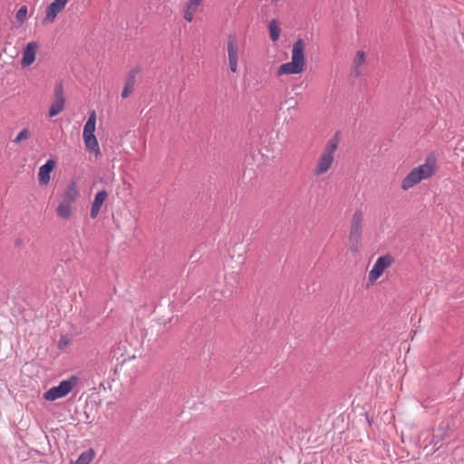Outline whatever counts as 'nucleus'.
<instances>
[{
  "label": "nucleus",
  "mask_w": 464,
  "mask_h": 464,
  "mask_svg": "<svg viewBox=\"0 0 464 464\" xmlns=\"http://www.w3.org/2000/svg\"><path fill=\"white\" fill-rule=\"evenodd\" d=\"M305 44L303 39H297L292 49V61L283 63L277 69L276 74L278 76L284 74H298L301 73L305 68V56H304Z\"/></svg>",
  "instance_id": "obj_1"
},
{
  "label": "nucleus",
  "mask_w": 464,
  "mask_h": 464,
  "mask_svg": "<svg viewBox=\"0 0 464 464\" xmlns=\"http://www.w3.org/2000/svg\"><path fill=\"white\" fill-rule=\"evenodd\" d=\"M435 174V160L428 158L424 164L414 168L410 173L402 179L401 188L408 190L420 183L421 180L430 178Z\"/></svg>",
  "instance_id": "obj_2"
},
{
  "label": "nucleus",
  "mask_w": 464,
  "mask_h": 464,
  "mask_svg": "<svg viewBox=\"0 0 464 464\" xmlns=\"http://www.w3.org/2000/svg\"><path fill=\"white\" fill-rule=\"evenodd\" d=\"M340 138L338 132H336L325 144L323 153L318 159L316 167L314 169L315 176H321L327 172L334 160V153L338 148Z\"/></svg>",
  "instance_id": "obj_3"
},
{
  "label": "nucleus",
  "mask_w": 464,
  "mask_h": 464,
  "mask_svg": "<svg viewBox=\"0 0 464 464\" xmlns=\"http://www.w3.org/2000/svg\"><path fill=\"white\" fill-rule=\"evenodd\" d=\"M362 210L357 209L352 217L348 236L350 250L353 253H356L360 248V242L362 235Z\"/></svg>",
  "instance_id": "obj_4"
},
{
  "label": "nucleus",
  "mask_w": 464,
  "mask_h": 464,
  "mask_svg": "<svg viewBox=\"0 0 464 464\" xmlns=\"http://www.w3.org/2000/svg\"><path fill=\"white\" fill-rule=\"evenodd\" d=\"M96 124V112L92 111L83 127L82 138L87 150L100 153L98 140L94 135Z\"/></svg>",
  "instance_id": "obj_5"
},
{
  "label": "nucleus",
  "mask_w": 464,
  "mask_h": 464,
  "mask_svg": "<svg viewBox=\"0 0 464 464\" xmlns=\"http://www.w3.org/2000/svg\"><path fill=\"white\" fill-rule=\"evenodd\" d=\"M78 382V377L71 376L68 380L62 381L59 385L52 387L44 393L46 401H54L66 396Z\"/></svg>",
  "instance_id": "obj_6"
},
{
  "label": "nucleus",
  "mask_w": 464,
  "mask_h": 464,
  "mask_svg": "<svg viewBox=\"0 0 464 464\" xmlns=\"http://www.w3.org/2000/svg\"><path fill=\"white\" fill-rule=\"evenodd\" d=\"M65 98L62 82L56 83L54 87V100L49 108V117H54L63 111Z\"/></svg>",
  "instance_id": "obj_7"
},
{
  "label": "nucleus",
  "mask_w": 464,
  "mask_h": 464,
  "mask_svg": "<svg viewBox=\"0 0 464 464\" xmlns=\"http://www.w3.org/2000/svg\"><path fill=\"white\" fill-rule=\"evenodd\" d=\"M393 257L391 255H385L378 257L373 267L369 273V280L376 281L383 273V271L392 266Z\"/></svg>",
  "instance_id": "obj_8"
},
{
  "label": "nucleus",
  "mask_w": 464,
  "mask_h": 464,
  "mask_svg": "<svg viewBox=\"0 0 464 464\" xmlns=\"http://www.w3.org/2000/svg\"><path fill=\"white\" fill-rule=\"evenodd\" d=\"M459 424V420L457 417H448L445 420H443L439 427H438V436H440V439H448L452 434L453 431L458 428Z\"/></svg>",
  "instance_id": "obj_9"
},
{
  "label": "nucleus",
  "mask_w": 464,
  "mask_h": 464,
  "mask_svg": "<svg viewBox=\"0 0 464 464\" xmlns=\"http://www.w3.org/2000/svg\"><path fill=\"white\" fill-rule=\"evenodd\" d=\"M227 54L229 61V67L231 72H236L237 70V61H238V46L237 40L236 35L229 34L227 36Z\"/></svg>",
  "instance_id": "obj_10"
},
{
  "label": "nucleus",
  "mask_w": 464,
  "mask_h": 464,
  "mask_svg": "<svg viewBox=\"0 0 464 464\" xmlns=\"http://www.w3.org/2000/svg\"><path fill=\"white\" fill-rule=\"evenodd\" d=\"M56 166L55 160L50 159L39 169L38 180L41 186H46L50 182V174Z\"/></svg>",
  "instance_id": "obj_11"
},
{
  "label": "nucleus",
  "mask_w": 464,
  "mask_h": 464,
  "mask_svg": "<svg viewBox=\"0 0 464 464\" xmlns=\"http://www.w3.org/2000/svg\"><path fill=\"white\" fill-rule=\"evenodd\" d=\"M107 198H108V193L105 189L100 190L99 192H97L95 194L94 199L92 202V207H91V211H90V217L92 219H95L98 217V215L101 211V208H102V205L104 204V202L107 200Z\"/></svg>",
  "instance_id": "obj_12"
},
{
  "label": "nucleus",
  "mask_w": 464,
  "mask_h": 464,
  "mask_svg": "<svg viewBox=\"0 0 464 464\" xmlns=\"http://www.w3.org/2000/svg\"><path fill=\"white\" fill-rule=\"evenodd\" d=\"M68 0H53L46 8L44 20L53 22L57 14L65 7Z\"/></svg>",
  "instance_id": "obj_13"
},
{
  "label": "nucleus",
  "mask_w": 464,
  "mask_h": 464,
  "mask_svg": "<svg viewBox=\"0 0 464 464\" xmlns=\"http://www.w3.org/2000/svg\"><path fill=\"white\" fill-rule=\"evenodd\" d=\"M140 72V70L138 67L131 69L129 72L127 78L125 80V84H124L123 90L121 92V97L123 99L128 98L133 92L134 86L136 83V76Z\"/></svg>",
  "instance_id": "obj_14"
},
{
  "label": "nucleus",
  "mask_w": 464,
  "mask_h": 464,
  "mask_svg": "<svg viewBox=\"0 0 464 464\" xmlns=\"http://www.w3.org/2000/svg\"><path fill=\"white\" fill-rule=\"evenodd\" d=\"M37 49L38 44L36 42H30L26 44L23 51V57L21 60V64L23 66H29L34 62Z\"/></svg>",
  "instance_id": "obj_15"
},
{
  "label": "nucleus",
  "mask_w": 464,
  "mask_h": 464,
  "mask_svg": "<svg viewBox=\"0 0 464 464\" xmlns=\"http://www.w3.org/2000/svg\"><path fill=\"white\" fill-rule=\"evenodd\" d=\"M79 197V190L77 187V182L75 180H72L65 191L62 195L63 202H67L69 204L73 203Z\"/></svg>",
  "instance_id": "obj_16"
},
{
  "label": "nucleus",
  "mask_w": 464,
  "mask_h": 464,
  "mask_svg": "<svg viewBox=\"0 0 464 464\" xmlns=\"http://www.w3.org/2000/svg\"><path fill=\"white\" fill-rule=\"evenodd\" d=\"M72 213V204L67 202H61L56 208V214L59 218L68 219L71 218Z\"/></svg>",
  "instance_id": "obj_17"
},
{
  "label": "nucleus",
  "mask_w": 464,
  "mask_h": 464,
  "mask_svg": "<svg viewBox=\"0 0 464 464\" xmlns=\"http://www.w3.org/2000/svg\"><path fill=\"white\" fill-rule=\"evenodd\" d=\"M95 456L93 449H88L80 454L78 459L71 464H90Z\"/></svg>",
  "instance_id": "obj_18"
},
{
  "label": "nucleus",
  "mask_w": 464,
  "mask_h": 464,
  "mask_svg": "<svg viewBox=\"0 0 464 464\" xmlns=\"http://www.w3.org/2000/svg\"><path fill=\"white\" fill-rule=\"evenodd\" d=\"M280 32H281V30H280L276 21L272 20L269 23V33H270V38L273 42L278 41V39L280 37Z\"/></svg>",
  "instance_id": "obj_19"
},
{
  "label": "nucleus",
  "mask_w": 464,
  "mask_h": 464,
  "mask_svg": "<svg viewBox=\"0 0 464 464\" xmlns=\"http://www.w3.org/2000/svg\"><path fill=\"white\" fill-rule=\"evenodd\" d=\"M27 18V6L22 5L15 14L16 22L20 24H24Z\"/></svg>",
  "instance_id": "obj_20"
},
{
  "label": "nucleus",
  "mask_w": 464,
  "mask_h": 464,
  "mask_svg": "<svg viewBox=\"0 0 464 464\" xmlns=\"http://www.w3.org/2000/svg\"><path fill=\"white\" fill-rule=\"evenodd\" d=\"M202 0H188L186 3L185 9L188 12L196 13L198 7L201 5Z\"/></svg>",
  "instance_id": "obj_21"
},
{
  "label": "nucleus",
  "mask_w": 464,
  "mask_h": 464,
  "mask_svg": "<svg viewBox=\"0 0 464 464\" xmlns=\"http://www.w3.org/2000/svg\"><path fill=\"white\" fill-rule=\"evenodd\" d=\"M365 62V53L363 51H358L353 60L354 67L361 66Z\"/></svg>",
  "instance_id": "obj_22"
},
{
  "label": "nucleus",
  "mask_w": 464,
  "mask_h": 464,
  "mask_svg": "<svg viewBox=\"0 0 464 464\" xmlns=\"http://www.w3.org/2000/svg\"><path fill=\"white\" fill-rule=\"evenodd\" d=\"M30 137V131L27 129L22 130L15 139L14 140V142L18 143L24 140H27Z\"/></svg>",
  "instance_id": "obj_23"
},
{
  "label": "nucleus",
  "mask_w": 464,
  "mask_h": 464,
  "mask_svg": "<svg viewBox=\"0 0 464 464\" xmlns=\"http://www.w3.org/2000/svg\"><path fill=\"white\" fill-rule=\"evenodd\" d=\"M445 439H440V436H438V430L435 434L432 435V438L430 441V444L433 446L435 450L440 449V446H437L440 441L444 440Z\"/></svg>",
  "instance_id": "obj_24"
},
{
  "label": "nucleus",
  "mask_w": 464,
  "mask_h": 464,
  "mask_svg": "<svg viewBox=\"0 0 464 464\" xmlns=\"http://www.w3.org/2000/svg\"><path fill=\"white\" fill-rule=\"evenodd\" d=\"M98 400H99V394L98 393L92 394L89 397V399L86 401V406H89V405L93 406L94 404H97L98 403Z\"/></svg>",
  "instance_id": "obj_25"
},
{
  "label": "nucleus",
  "mask_w": 464,
  "mask_h": 464,
  "mask_svg": "<svg viewBox=\"0 0 464 464\" xmlns=\"http://www.w3.org/2000/svg\"><path fill=\"white\" fill-rule=\"evenodd\" d=\"M68 344V340L65 336H62L58 343V348L63 349Z\"/></svg>",
  "instance_id": "obj_26"
},
{
  "label": "nucleus",
  "mask_w": 464,
  "mask_h": 464,
  "mask_svg": "<svg viewBox=\"0 0 464 464\" xmlns=\"http://www.w3.org/2000/svg\"><path fill=\"white\" fill-rule=\"evenodd\" d=\"M52 409V413L53 415H56L57 416V419L59 421H63V420H66V417L67 415H63V414H60L58 415V412L55 411L57 410L58 408H51Z\"/></svg>",
  "instance_id": "obj_27"
},
{
  "label": "nucleus",
  "mask_w": 464,
  "mask_h": 464,
  "mask_svg": "<svg viewBox=\"0 0 464 464\" xmlns=\"http://www.w3.org/2000/svg\"><path fill=\"white\" fill-rule=\"evenodd\" d=\"M193 17H194V13L188 12L186 9L184 10V19L185 20H187L188 22L190 23V22H192Z\"/></svg>",
  "instance_id": "obj_28"
},
{
  "label": "nucleus",
  "mask_w": 464,
  "mask_h": 464,
  "mask_svg": "<svg viewBox=\"0 0 464 464\" xmlns=\"http://www.w3.org/2000/svg\"><path fill=\"white\" fill-rule=\"evenodd\" d=\"M353 75H354L355 77H358V76L361 74V72H360V70L358 69V67H354V70H353Z\"/></svg>",
  "instance_id": "obj_29"
},
{
  "label": "nucleus",
  "mask_w": 464,
  "mask_h": 464,
  "mask_svg": "<svg viewBox=\"0 0 464 464\" xmlns=\"http://www.w3.org/2000/svg\"><path fill=\"white\" fill-rule=\"evenodd\" d=\"M63 410H67L68 411V415H71V411H70V408H63Z\"/></svg>",
  "instance_id": "obj_30"
},
{
  "label": "nucleus",
  "mask_w": 464,
  "mask_h": 464,
  "mask_svg": "<svg viewBox=\"0 0 464 464\" xmlns=\"http://www.w3.org/2000/svg\"><path fill=\"white\" fill-rule=\"evenodd\" d=\"M291 109L295 110L296 108H295V106H293V107L289 108V110H291Z\"/></svg>",
  "instance_id": "obj_31"
}]
</instances>
